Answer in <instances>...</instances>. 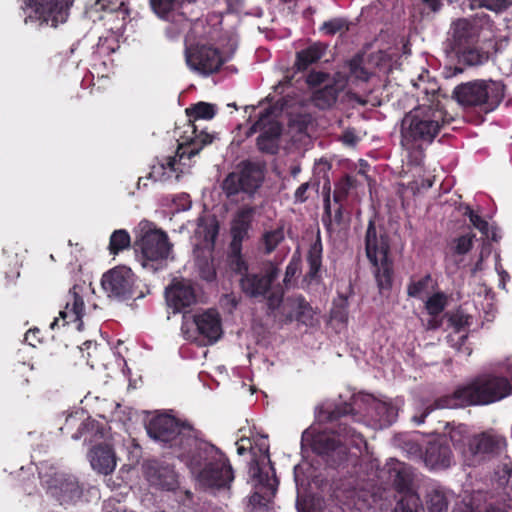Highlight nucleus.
I'll use <instances>...</instances> for the list:
<instances>
[{"label": "nucleus", "instance_id": "f257e3e1", "mask_svg": "<svg viewBox=\"0 0 512 512\" xmlns=\"http://www.w3.org/2000/svg\"><path fill=\"white\" fill-rule=\"evenodd\" d=\"M358 402L365 405L366 416L380 429L391 426L398 417V410L393 404L377 400L372 395L354 398V404ZM349 414H354L353 403L344 402L333 408L323 409L319 413V420L331 423L333 426L330 431L316 434L303 433V440L310 444L312 451L334 469L347 461L349 455L347 444L359 450L362 446L367 447L364 436L348 424Z\"/></svg>", "mask_w": 512, "mask_h": 512}, {"label": "nucleus", "instance_id": "f03ea898", "mask_svg": "<svg viewBox=\"0 0 512 512\" xmlns=\"http://www.w3.org/2000/svg\"><path fill=\"white\" fill-rule=\"evenodd\" d=\"M511 393L512 385L506 377L494 374L478 375L468 382L458 385L451 394L435 399L421 415L414 417V421L420 425L436 409L489 405L506 398Z\"/></svg>", "mask_w": 512, "mask_h": 512}, {"label": "nucleus", "instance_id": "7ed1b4c3", "mask_svg": "<svg viewBox=\"0 0 512 512\" xmlns=\"http://www.w3.org/2000/svg\"><path fill=\"white\" fill-rule=\"evenodd\" d=\"M199 486L212 494L230 491L235 472L227 454L213 443L203 439L181 456Z\"/></svg>", "mask_w": 512, "mask_h": 512}, {"label": "nucleus", "instance_id": "20e7f679", "mask_svg": "<svg viewBox=\"0 0 512 512\" xmlns=\"http://www.w3.org/2000/svg\"><path fill=\"white\" fill-rule=\"evenodd\" d=\"M446 124V112L439 102L418 105L404 115L400 125V144L409 164H422L426 147L432 144Z\"/></svg>", "mask_w": 512, "mask_h": 512}, {"label": "nucleus", "instance_id": "39448f33", "mask_svg": "<svg viewBox=\"0 0 512 512\" xmlns=\"http://www.w3.org/2000/svg\"><path fill=\"white\" fill-rule=\"evenodd\" d=\"M146 430L150 438L172 449L180 461L182 454L188 453L202 436V432L190 423L168 414L152 417L146 425Z\"/></svg>", "mask_w": 512, "mask_h": 512}, {"label": "nucleus", "instance_id": "423d86ee", "mask_svg": "<svg viewBox=\"0 0 512 512\" xmlns=\"http://www.w3.org/2000/svg\"><path fill=\"white\" fill-rule=\"evenodd\" d=\"M280 269L272 261L264 262L259 267H251V271L239 279L243 294L251 299L265 300L269 312L274 313L280 308L284 299V289L275 283Z\"/></svg>", "mask_w": 512, "mask_h": 512}, {"label": "nucleus", "instance_id": "0eeeda50", "mask_svg": "<svg viewBox=\"0 0 512 512\" xmlns=\"http://www.w3.org/2000/svg\"><path fill=\"white\" fill-rule=\"evenodd\" d=\"M365 252L367 259L374 268L377 286L381 293L390 291L393 284L394 264L389 257V236L383 227H376L375 221L370 219L365 233Z\"/></svg>", "mask_w": 512, "mask_h": 512}, {"label": "nucleus", "instance_id": "6e6552de", "mask_svg": "<svg viewBox=\"0 0 512 512\" xmlns=\"http://www.w3.org/2000/svg\"><path fill=\"white\" fill-rule=\"evenodd\" d=\"M506 86L501 81L473 80L457 85L453 98L465 108H478L484 113L497 109L505 97Z\"/></svg>", "mask_w": 512, "mask_h": 512}, {"label": "nucleus", "instance_id": "1a4fd4ad", "mask_svg": "<svg viewBox=\"0 0 512 512\" xmlns=\"http://www.w3.org/2000/svg\"><path fill=\"white\" fill-rule=\"evenodd\" d=\"M264 181V169L256 162L243 161L239 171L229 173L222 181L221 188L228 199L240 193L252 196Z\"/></svg>", "mask_w": 512, "mask_h": 512}, {"label": "nucleus", "instance_id": "9d476101", "mask_svg": "<svg viewBox=\"0 0 512 512\" xmlns=\"http://www.w3.org/2000/svg\"><path fill=\"white\" fill-rule=\"evenodd\" d=\"M134 249L141 254L144 267L157 270L158 264L168 258L172 250V244L169 242L166 232L154 228L141 233L140 237L134 242Z\"/></svg>", "mask_w": 512, "mask_h": 512}, {"label": "nucleus", "instance_id": "9b49d317", "mask_svg": "<svg viewBox=\"0 0 512 512\" xmlns=\"http://www.w3.org/2000/svg\"><path fill=\"white\" fill-rule=\"evenodd\" d=\"M188 67L202 76L217 73L226 62L222 52L211 44L196 43L185 49Z\"/></svg>", "mask_w": 512, "mask_h": 512}, {"label": "nucleus", "instance_id": "f8f14e48", "mask_svg": "<svg viewBox=\"0 0 512 512\" xmlns=\"http://www.w3.org/2000/svg\"><path fill=\"white\" fill-rule=\"evenodd\" d=\"M250 131L259 133L256 145L260 152L269 155L278 153L283 127L275 118L272 107H267L259 113L258 119L251 126Z\"/></svg>", "mask_w": 512, "mask_h": 512}, {"label": "nucleus", "instance_id": "ddd939ff", "mask_svg": "<svg viewBox=\"0 0 512 512\" xmlns=\"http://www.w3.org/2000/svg\"><path fill=\"white\" fill-rule=\"evenodd\" d=\"M47 494L61 505L75 504L83 494V486L71 475L55 472L44 480Z\"/></svg>", "mask_w": 512, "mask_h": 512}, {"label": "nucleus", "instance_id": "4468645a", "mask_svg": "<svg viewBox=\"0 0 512 512\" xmlns=\"http://www.w3.org/2000/svg\"><path fill=\"white\" fill-rule=\"evenodd\" d=\"M101 286L110 298L130 299L134 293V274L126 266H117L103 274Z\"/></svg>", "mask_w": 512, "mask_h": 512}, {"label": "nucleus", "instance_id": "2eb2a0df", "mask_svg": "<svg viewBox=\"0 0 512 512\" xmlns=\"http://www.w3.org/2000/svg\"><path fill=\"white\" fill-rule=\"evenodd\" d=\"M249 474L256 482V490L251 495L250 502L255 506H268L276 494L278 479L275 475L270 478L268 473H264L256 460L250 463Z\"/></svg>", "mask_w": 512, "mask_h": 512}, {"label": "nucleus", "instance_id": "dca6fc26", "mask_svg": "<svg viewBox=\"0 0 512 512\" xmlns=\"http://www.w3.org/2000/svg\"><path fill=\"white\" fill-rule=\"evenodd\" d=\"M165 298L168 307L174 313L185 312L197 302L195 287L190 280L186 279H174L165 290Z\"/></svg>", "mask_w": 512, "mask_h": 512}, {"label": "nucleus", "instance_id": "f3484780", "mask_svg": "<svg viewBox=\"0 0 512 512\" xmlns=\"http://www.w3.org/2000/svg\"><path fill=\"white\" fill-rule=\"evenodd\" d=\"M82 288L74 285L67 294L65 307L59 312V318H55L51 324V328L58 326L59 320L63 322V326L74 323L78 330L82 329L84 315V300L80 291Z\"/></svg>", "mask_w": 512, "mask_h": 512}, {"label": "nucleus", "instance_id": "a211bd4d", "mask_svg": "<svg viewBox=\"0 0 512 512\" xmlns=\"http://www.w3.org/2000/svg\"><path fill=\"white\" fill-rule=\"evenodd\" d=\"M193 322L198 334L207 341L208 344L217 342L222 334V320L220 314L215 309H207L193 316Z\"/></svg>", "mask_w": 512, "mask_h": 512}, {"label": "nucleus", "instance_id": "6ab92c4d", "mask_svg": "<svg viewBox=\"0 0 512 512\" xmlns=\"http://www.w3.org/2000/svg\"><path fill=\"white\" fill-rule=\"evenodd\" d=\"M506 445V439L492 431L476 434L468 440L469 451L473 455H498Z\"/></svg>", "mask_w": 512, "mask_h": 512}, {"label": "nucleus", "instance_id": "aec40b11", "mask_svg": "<svg viewBox=\"0 0 512 512\" xmlns=\"http://www.w3.org/2000/svg\"><path fill=\"white\" fill-rule=\"evenodd\" d=\"M148 481L165 490H173L177 485V474L174 467L158 460L148 461L145 465Z\"/></svg>", "mask_w": 512, "mask_h": 512}, {"label": "nucleus", "instance_id": "412c9836", "mask_svg": "<svg viewBox=\"0 0 512 512\" xmlns=\"http://www.w3.org/2000/svg\"><path fill=\"white\" fill-rule=\"evenodd\" d=\"M255 214V208L245 206L239 209L231 224V242L229 246H234L235 250L242 247V243L249 237V230L252 227V221Z\"/></svg>", "mask_w": 512, "mask_h": 512}, {"label": "nucleus", "instance_id": "4be33fe9", "mask_svg": "<svg viewBox=\"0 0 512 512\" xmlns=\"http://www.w3.org/2000/svg\"><path fill=\"white\" fill-rule=\"evenodd\" d=\"M344 87L345 81L341 79L339 74L334 75L330 82L312 92L311 99L313 104L321 110L331 108L336 103L339 93Z\"/></svg>", "mask_w": 512, "mask_h": 512}, {"label": "nucleus", "instance_id": "5701e85b", "mask_svg": "<svg viewBox=\"0 0 512 512\" xmlns=\"http://www.w3.org/2000/svg\"><path fill=\"white\" fill-rule=\"evenodd\" d=\"M323 244L320 232L317 233L316 239L311 243L306 255L308 270L305 274V280L309 283L320 284L323 280Z\"/></svg>", "mask_w": 512, "mask_h": 512}, {"label": "nucleus", "instance_id": "b1692460", "mask_svg": "<svg viewBox=\"0 0 512 512\" xmlns=\"http://www.w3.org/2000/svg\"><path fill=\"white\" fill-rule=\"evenodd\" d=\"M477 35L474 26L467 19H458L452 26V49L456 52L475 45Z\"/></svg>", "mask_w": 512, "mask_h": 512}, {"label": "nucleus", "instance_id": "393cba45", "mask_svg": "<svg viewBox=\"0 0 512 512\" xmlns=\"http://www.w3.org/2000/svg\"><path fill=\"white\" fill-rule=\"evenodd\" d=\"M452 460L449 445L441 442H430L425 451L424 461L431 468H447Z\"/></svg>", "mask_w": 512, "mask_h": 512}, {"label": "nucleus", "instance_id": "a878e982", "mask_svg": "<svg viewBox=\"0 0 512 512\" xmlns=\"http://www.w3.org/2000/svg\"><path fill=\"white\" fill-rule=\"evenodd\" d=\"M91 466L98 473L108 475L116 466L115 453L108 445H99L91 450Z\"/></svg>", "mask_w": 512, "mask_h": 512}, {"label": "nucleus", "instance_id": "bb28decb", "mask_svg": "<svg viewBox=\"0 0 512 512\" xmlns=\"http://www.w3.org/2000/svg\"><path fill=\"white\" fill-rule=\"evenodd\" d=\"M337 208L332 213L330 194L327 193L323 199L324 213L322 223L328 233H333L336 228L349 223V216L345 217L343 204H337Z\"/></svg>", "mask_w": 512, "mask_h": 512}, {"label": "nucleus", "instance_id": "cd10ccee", "mask_svg": "<svg viewBox=\"0 0 512 512\" xmlns=\"http://www.w3.org/2000/svg\"><path fill=\"white\" fill-rule=\"evenodd\" d=\"M327 45L314 42L308 47L296 52L294 67L297 71H306L311 65L317 63L326 53Z\"/></svg>", "mask_w": 512, "mask_h": 512}, {"label": "nucleus", "instance_id": "c85d7f7f", "mask_svg": "<svg viewBox=\"0 0 512 512\" xmlns=\"http://www.w3.org/2000/svg\"><path fill=\"white\" fill-rule=\"evenodd\" d=\"M190 127L194 136L186 146L181 145L179 147L178 154L180 159L184 158L185 156L191 159L197 155L204 146L212 143L213 141L212 135L205 131H198L195 124H191Z\"/></svg>", "mask_w": 512, "mask_h": 512}, {"label": "nucleus", "instance_id": "c756f323", "mask_svg": "<svg viewBox=\"0 0 512 512\" xmlns=\"http://www.w3.org/2000/svg\"><path fill=\"white\" fill-rule=\"evenodd\" d=\"M37 10L53 21L63 20L67 15L68 3L66 0H36Z\"/></svg>", "mask_w": 512, "mask_h": 512}, {"label": "nucleus", "instance_id": "7c9ffc66", "mask_svg": "<svg viewBox=\"0 0 512 512\" xmlns=\"http://www.w3.org/2000/svg\"><path fill=\"white\" fill-rule=\"evenodd\" d=\"M176 159L169 157L166 160V163H158L157 165H153L151 171L149 173V178L158 182H169L173 178L175 181L179 180L180 175L176 173Z\"/></svg>", "mask_w": 512, "mask_h": 512}, {"label": "nucleus", "instance_id": "2f4dec72", "mask_svg": "<svg viewBox=\"0 0 512 512\" xmlns=\"http://www.w3.org/2000/svg\"><path fill=\"white\" fill-rule=\"evenodd\" d=\"M389 475L392 486L401 495L406 496L408 493H416L412 489V479L403 467L389 468Z\"/></svg>", "mask_w": 512, "mask_h": 512}, {"label": "nucleus", "instance_id": "473e14b6", "mask_svg": "<svg viewBox=\"0 0 512 512\" xmlns=\"http://www.w3.org/2000/svg\"><path fill=\"white\" fill-rule=\"evenodd\" d=\"M219 233V223L215 218H200L196 229V234L203 238L207 245L214 246Z\"/></svg>", "mask_w": 512, "mask_h": 512}, {"label": "nucleus", "instance_id": "72a5a7b5", "mask_svg": "<svg viewBox=\"0 0 512 512\" xmlns=\"http://www.w3.org/2000/svg\"><path fill=\"white\" fill-rule=\"evenodd\" d=\"M183 0H149L151 10L161 19L170 20Z\"/></svg>", "mask_w": 512, "mask_h": 512}, {"label": "nucleus", "instance_id": "f704fd0d", "mask_svg": "<svg viewBox=\"0 0 512 512\" xmlns=\"http://www.w3.org/2000/svg\"><path fill=\"white\" fill-rule=\"evenodd\" d=\"M185 112L189 118V125L194 124V121L199 119L210 120L216 114L214 105L207 102L193 104L186 108Z\"/></svg>", "mask_w": 512, "mask_h": 512}, {"label": "nucleus", "instance_id": "c9c22d12", "mask_svg": "<svg viewBox=\"0 0 512 512\" xmlns=\"http://www.w3.org/2000/svg\"><path fill=\"white\" fill-rule=\"evenodd\" d=\"M229 254H228V266L232 272L242 277L243 275H246V273H249L251 271V268L249 267L246 260L243 258L242 255V247H238L237 250H235L234 246H229Z\"/></svg>", "mask_w": 512, "mask_h": 512}, {"label": "nucleus", "instance_id": "e433bc0d", "mask_svg": "<svg viewBox=\"0 0 512 512\" xmlns=\"http://www.w3.org/2000/svg\"><path fill=\"white\" fill-rule=\"evenodd\" d=\"M448 499L440 488H433L426 494V506L429 512H447Z\"/></svg>", "mask_w": 512, "mask_h": 512}, {"label": "nucleus", "instance_id": "4c0bfd02", "mask_svg": "<svg viewBox=\"0 0 512 512\" xmlns=\"http://www.w3.org/2000/svg\"><path fill=\"white\" fill-rule=\"evenodd\" d=\"M131 245V238L127 230L117 229L113 231L109 239L108 250L112 255H118L120 252L129 248Z\"/></svg>", "mask_w": 512, "mask_h": 512}, {"label": "nucleus", "instance_id": "58836bf2", "mask_svg": "<svg viewBox=\"0 0 512 512\" xmlns=\"http://www.w3.org/2000/svg\"><path fill=\"white\" fill-rule=\"evenodd\" d=\"M447 434L455 448H464L468 436V428L465 424H455L447 422L445 425Z\"/></svg>", "mask_w": 512, "mask_h": 512}, {"label": "nucleus", "instance_id": "ea45409f", "mask_svg": "<svg viewBox=\"0 0 512 512\" xmlns=\"http://www.w3.org/2000/svg\"><path fill=\"white\" fill-rule=\"evenodd\" d=\"M284 228L278 227L276 229L266 231L262 235V243L264 245V253L271 254L278 245L284 240Z\"/></svg>", "mask_w": 512, "mask_h": 512}, {"label": "nucleus", "instance_id": "a19ab883", "mask_svg": "<svg viewBox=\"0 0 512 512\" xmlns=\"http://www.w3.org/2000/svg\"><path fill=\"white\" fill-rule=\"evenodd\" d=\"M470 8H485L495 13H501L512 6V0H469Z\"/></svg>", "mask_w": 512, "mask_h": 512}, {"label": "nucleus", "instance_id": "79ce46f5", "mask_svg": "<svg viewBox=\"0 0 512 512\" xmlns=\"http://www.w3.org/2000/svg\"><path fill=\"white\" fill-rule=\"evenodd\" d=\"M87 434L94 438H102L104 436V428L98 421L87 418L78 427L77 433L73 437L78 439Z\"/></svg>", "mask_w": 512, "mask_h": 512}, {"label": "nucleus", "instance_id": "37998d69", "mask_svg": "<svg viewBox=\"0 0 512 512\" xmlns=\"http://www.w3.org/2000/svg\"><path fill=\"white\" fill-rule=\"evenodd\" d=\"M349 25L345 18L335 17L323 22L319 30L326 36H334L337 33L348 31Z\"/></svg>", "mask_w": 512, "mask_h": 512}, {"label": "nucleus", "instance_id": "c03bdc74", "mask_svg": "<svg viewBox=\"0 0 512 512\" xmlns=\"http://www.w3.org/2000/svg\"><path fill=\"white\" fill-rule=\"evenodd\" d=\"M420 498L417 493H408L406 496H400L394 512H418Z\"/></svg>", "mask_w": 512, "mask_h": 512}, {"label": "nucleus", "instance_id": "a18cd8bd", "mask_svg": "<svg viewBox=\"0 0 512 512\" xmlns=\"http://www.w3.org/2000/svg\"><path fill=\"white\" fill-rule=\"evenodd\" d=\"M463 216L469 218L471 224L487 237L489 234V224L478 213H476L469 205L461 206Z\"/></svg>", "mask_w": 512, "mask_h": 512}, {"label": "nucleus", "instance_id": "49530a36", "mask_svg": "<svg viewBox=\"0 0 512 512\" xmlns=\"http://www.w3.org/2000/svg\"><path fill=\"white\" fill-rule=\"evenodd\" d=\"M27 367L24 363L17 365L8 375V381L11 386L15 389H20L29 384V379L27 377Z\"/></svg>", "mask_w": 512, "mask_h": 512}, {"label": "nucleus", "instance_id": "de8ad7c7", "mask_svg": "<svg viewBox=\"0 0 512 512\" xmlns=\"http://www.w3.org/2000/svg\"><path fill=\"white\" fill-rule=\"evenodd\" d=\"M446 304L447 298L445 294L437 292L428 298L425 307L431 316L436 317L445 309Z\"/></svg>", "mask_w": 512, "mask_h": 512}, {"label": "nucleus", "instance_id": "09e8293b", "mask_svg": "<svg viewBox=\"0 0 512 512\" xmlns=\"http://www.w3.org/2000/svg\"><path fill=\"white\" fill-rule=\"evenodd\" d=\"M296 320L305 325L313 320V309L303 296L297 298Z\"/></svg>", "mask_w": 512, "mask_h": 512}, {"label": "nucleus", "instance_id": "8fccbe9b", "mask_svg": "<svg viewBox=\"0 0 512 512\" xmlns=\"http://www.w3.org/2000/svg\"><path fill=\"white\" fill-rule=\"evenodd\" d=\"M459 59L470 66L479 65L482 63V54L475 47V45H470L468 48H463V50H458L455 52Z\"/></svg>", "mask_w": 512, "mask_h": 512}, {"label": "nucleus", "instance_id": "3c124183", "mask_svg": "<svg viewBox=\"0 0 512 512\" xmlns=\"http://www.w3.org/2000/svg\"><path fill=\"white\" fill-rule=\"evenodd\" d=\"M432 281L430 274H426L417 281H411L407 286V294L413 298H419L428 289Z\"/></svg>", "mask_w": 512, "mask_h": 512}, {"label": "nucleus", "instance_id": "603ef678", "mask_svg": "<svg viewBox=\"0 0 512 512\" xmlns=\"http://www.w3.org/2000/svg\"><path fill=\"white\" fill-rule=\"evenodd\" d=\"M352 187V179L350 176L346 175L335 185V189L333 192V200L335 204H343V202L347 199L350 188Z\"/></svg>", "mask_w": 512, "mask_h": 512}, {"label": "nucleus", "instance_id": "864d4df0", "mask_svg": "<svg viewBox=\"0 0 512 512\" xmlns=\"http://www.w3.org/2000/svg\"><path fill=\"white\" fill-rule=\"evenodd\" d=\"M331 80L332 77L330 76V74L323 71L312 70L306 76V83L308 87L311 89H315L317 87H320L321 85H325Z\"/></svg>", "mask_w": 512, "mask_h": 512}, {"label": "nucleus", "instance_id": "5fc2aeb1", "mask_svg": "<svg viewBox=\"0 0 512 512\" xmlns=\"http://www.w3.org/2000/svg\"><path fill=\"white\" fill-rule=\"evenodd\" d=\"M474 233L461 235L454 240V253L457 255L467 254L473 247Z\"/></svg>", "mask_w": 512, "mask_h": 512}, {"label": "nucleus", "instance_id": "6e6d98bb", "mask_svg": "<svg viewBox=\"0 0 512 512\" xmlns=\"http://www.w3.org/2000/svg\"><path fill=\"white\" fill-rule=\"evenodd\" d=\"M349 72L351 77L362 82H367L370 78V73L362 66L359 59H352L349 62Z\"/></svg>", "mask_w": 512, "mask_h": 512}, {"label": "nucleus", "instance_id": "4d7b16f0", "mask_svg": "<svg viewBox=\"0 0 512 512\" xmlns=\"http://www.w3.org/2000/svg\"><path fill=\"white\" fill-rule=\"evenodd\" d=\"M95 6L101 11L118 12L124 6L123 0H96Z\"/></svg>", "mask_w": 512, "mask_h": 512}, {"label": "nucleus", "instance_id": "13d9d810", "mask_svg": "<svg viewBox=\"0 0 512 512\" xmlns=\"http://www.w3.org/2000/svg\"><path fill=\"white\" fill-rule=\"evenodd\" d=\"M449 326L453 328L455 334H460L468 325V317L463 314H452L449 319Z\"/></svg>", "mask_w": 512, "mask_h": 512}, {"label": "nucleus", "instance_id": "bf43d9fd", "mask_svg": "<svg viewBox=\"0 0 512 512\" xmlns=\"http://www.w3.org/2000/svg\"><path fill=\"white\" fill-rule=\"evenodd\" d=\"M447 343L455 348L457 351H460L462 346H464V344L466 343L467 339H468V335L465 333V334H449L447 336Z\"/></svg>", "mask_w": 512, "mask_h": 512}, {"label": "nucleus", "instance_id": "052dcab7", "mask_svg": "<svg viewBox=\"0 0 512 512\" xmlns=\"http://www.w3.org/2000/svg\"><path fill=\"white\" fill-rule=\"evenodd\" d=\"M299 271V260H295L294 257L291 259V261L286 266L285 270V276H284V283H289L291 279L297 274Z\"/></svg>", "mask_w": 512, "mask_h": 512}, {"label": "nucleus", "instance_id": "680f3d73", "mask_svg": "<svg viewBox=\"0 0 512 512\" xmlns=\"http://www.w3.org/2000/svg\"><path fill=\"white\" fill-rule=\"evenodd\" d=\"M310 188L309 182L302 183L294 193V202L303 203L308 199L307 191Z\"/></svg>", "mask_w": 512, "mask_h": 512}, {"label": "nucleus", "instance_id": "e2e57ef3", "mask_svg": "<svg viewBox=\"0 0 512 512\" xmlns=\"http://www.w3.org/2000/svg\"><path fill=\"white\" fill-rule=\"evenodd\" d=\"M370 498H371V502H368L367 503V507L369 509L373 508V509H380L382 510L384 508V503H382V496L381 495H378V493H372L370 495Z\"/></svg>", "mask_w": 512, "mask_h": 512}, {"label": "nucleus", "instance_id": "0e129e2a", "mask_svg": "<svg viewBox=\"0 0 512 512\" xmlns=\"http://www.w3.org/2000/svg\"><path fill=\"white\" fill-rule=\"evenodd\" d=\"M422 2L434 12L441 7V0H422Z\"/></svg>", "mask_w": 512, "mask_h": 512}, {"label": "nucleus", "instance_id": "69168bd1", "mask_svg": "<svg viewBox=\"0 0 512 512\" xmlns=\"http://www.w3.org/2000/svg\"><path fill=\"white\" fill-rule=\"evenodd\" d=\"M39 329H30L25 334V340L29 342L30 345L35 346L34 343H32V340L36 338V335L39 333Z\"/></svg>", "mask_w": 512, "mask_h": 512}, {"label": "nucleus", "instance_id": "338daca9", "mask_svg": "<svg viewBox=\"0 0 512 512\" xmlns=\"http://www.w3.org/2000/svg\"><path fill=\"white\" fill-rule=\"evenodd\" d=\"M343 141L347 144H354L356 142V136L351 131H346L343 134Z\"/></svg>", "mask_w": 512, "mask_h": 512}, {"label": "nucleus", "instance_id": "774afa93", "mask_svg": "<svg viewBox=\"0 0 512 512\" xmlns=\"http://www.w3.org/2000/svg\"><path fill=\"white\" fill-rule=\"evenodd\" d=\"M441 326V321L436 319L435 317L430 319L427 323L428 329L436 330Z\"/></svg>", "mask_w": 512, "mask_h": 512}]
</instances>
